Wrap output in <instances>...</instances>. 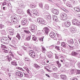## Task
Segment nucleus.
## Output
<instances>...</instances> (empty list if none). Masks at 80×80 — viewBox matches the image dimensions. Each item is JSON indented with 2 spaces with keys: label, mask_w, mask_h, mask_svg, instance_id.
Wrapping results in <instances>:
<instances>
[{
  "label": "nucleus",
  "mask_w": 80,
  "mask_h": 80,
  "mask_svg": "<svg viewBox=\"0 0 80 80\" xmlns=\"http://www.w3.org/2000/svg\"><path fill=\"white\" fill-rule=\"evenodd\" d=\"M32 12H32V14H31V13H30V9H28L27 10V12L28 15H29V16H30V17H35L36 16H38V12L36 11L35 12H34V10H32Z\"/></svg>",
  "instance_id": "f257e3e1"
},
{
  "label": "nucleus",
  "mask_w": 80,
  "mask_h": 80,
  "mask_svg": "<svg viewBox=\"0 0 80 80\" xmlns=\"http://www.w3.org/2000/svg\"><path fill=\"white\" fill-rule=\"evenodd\" d=\"M77 52L75 51H73L71 52V55L72 56H74V57H76L78 58H80V50H77Z\"/></svg>",
  "instance_id": "f03ea898"
},
{
  "label": "nucleus",
  "mask_w": 80,
  "mask_h": 80,
  "mask_svg": "<svg viewBox=\"0 0 80 80\" xmlns=\"http://www.w3.org/2000/svg\"><path fill=\"white\" fill-rule=\"evenodd\" d=\"M2 43L4 44H8L10 41L9 39L6 37H3L2 38L1 40Z\"/></svg>",
  "instance_id": "7ed1b4c3"
},
{
  "label": "nucleus",
  "mask_w": 80,
  "mask_h": 80,
  "mask_svg": "<svg viewBox=\"0 0 80 80\" xmlns=\"http://www.w3.org/2000/svg\"><path fill=\"white\" fill-rule=\"evenodd\" d=\"M37 21L38 23H41L42 24H43L44 25H46L47 24V22L45 21L43 19V18H38L37 19Z\"/></svg>",
  "instance_id": "20e7f679"
},
{
  "label": "nucleus",
  "mask_w": 80,
  "mask_h": 80,
  "mask_svg": "<svg viewBox=\"0 0 80 80\" xmlns=\"http://www.w3.org/2000/svg\"><path fill=\"white\" fill-rule=\"evenodd\" d=\"M30 28L31 31L32 32V33H35V30H36L37 28V26L33 24H31Z\"/></svg>",
  "instance_id": "39448f33"
},
{
  "label": "nucleus",
  "mask_w": 80,
  "mask_h": 80,
  "mask_svg": "<svg viewBox=\"0 0 80 80\" xmlns=\"http://www.w3.org/2000/svg\"><path fill=\"white\" fill-rule=\"evenodd\" d=\"M21 24L22 25L27 26L28 25V21L26 19H23L21 21Z\"/></svg>",
  "instance_id": "423d86ee"
},
{
  "label": "nucleus",
  "mask_w": 80,
  "mask_h": 80,
  "mask_svg": "<svg viewBox=\"0 0 80 80\" xmlns=\"http://www.w3.org/2000/svg\"><path fill=\"white\" fill-rule=\"evenodd\" d=\"M51 10L52 12L55 15H58V11L57 9L52 8L51 9Z\"/></svg>",
  "instance_id": "0eeeda50"
},
{
  "label": "nucleus",
  "mask_w": 80,
  "mask_h": 80,
  "mask_svg": "<svg viewBox=\"0 0 80 80\" xmlns=\"http://www.w3.org/2000/svg\"><path fill=\"white\" fill-rule=\"evenodd\" d=\"M11 20L12 22H13V23H17V22H18V19L16 17H13L11 19Z\"/></svg>",
  "instance_id": "6e6552de"
},
{
  "label": "nucleus",
  "mask_w": 80,
  "mask_h": 80,
  "mask_svg": "<svg viewBox=\"0 0 80 80\" xmlns=\"http://www.w3.org/2000/svg\"><path fill=\"white\" fill-rule=\"evenodd\" d=\"M16 75L19 77H22L23 76V73L20 72H16Z\"/></svg>",
  "instance_id": "1a4fd4ad"
},
{
  "label": "nucleus",
  "mask_w": 80,
  "mask_h": 80,
  "mask_svg": "<svg viewBox=\"0 0 80 80\" xmlns=\"http://www.w3.org/2000/svg\"><path fill=\"white\" fill-rule=\"evenodd\" d=\"M43 31V32H44V34L48 35V32H49V29L48 28H45Z\"/></svg>",
  "instance_id": "9d476101"
},
{
  "label": "nucleus",
  "mask_w": 80,
  "mask_h": 80,
  "mask_svg": "<svg viewBox=\"0 0 80 80\" xmlns=\"http://www.w3.org/2000/svg\"><path fill=\"white\" fill-rule=\"evenodd\" d=\"M9 32L10 35H13L14 34V30L13 29H10V28L9 27L8 28Z\"/></svg>",
  "instance_id": "9b49d317"
},
{
  "label": "nucleus",
  "mask_w": 80,
  "mask_h": 80,
  "mask_svg": "<svg viewBox=\"0 0 80 80\" xmlns=\"http://www.w3.org/2000/svg\"><path fill=\"white\" fill-rule=\"evenodd\" d=\"M65 25L67 27H69L71 25V23L70 21H68L64 22Z\"/></svg>",
  "instance_id": "f8f14e48"
},
{
  "label": "nucleus",
  "mask_w": 80,
  "mask_h": 80,
  "mask_svg": "<svg viewBox=\"0 0 80 80\" xmlns=\"http://www.w3.org/2000/svg\"><path fill=\"white\" fill-rule=\"evenodd\" d=\"M60 77L62 80H66L67 79V76L65 75L61 74L60 75Z\"/></svg>",
  "instance_id": "ddd939ff"
},
{
  "label": "nucleus",
  "mask_w": 80,
  "mask_h": 80,
  "mask_svg": "<svg viewBox=\"0 0 80 80\" xmlns=\"http://www.w3.org/2000/svg\"><path fill=\"white\" fill-rule=\"evenodd\" d=\"M49 36L51 38H55V34L54 32H51L49 34Z\"/></svg>",
  "instance_id": "4468645a"
},
{
  "label": "nucleus",
  "mask_w": 80,
  "mask_h": 80,
  "mask_svg": "<svg viewBox=\"0 0 80 80\" xmlns=\"http://www.w3.org/2000/svg\"><path fill=\"white\" fill-rule=\"evenodd\" d=\"M10 58H11V59H13L14 58V55L12 52H10L9 53V55H8Z\"/></svg>",
  "instance_id": "2eb2a0df"
},
{
  "label": "nucleus",
  "mask_w": 80,
  "mask_h": 80,
  "mask_svg": "<svg viewBox=\"0 0 80 80\" xmlns=\"http://www.w3.org/2000/svg\"><path fill=\"white\" fill-rule=\"evenodd\" d=\"M61 46L64 47V48H67L68 46L67 44L65 43V42H63L61 43Z\"/></svg>",
  "instance_id": "dca6fc26"
},
{
  "label": "nucleus",
  "mask_w": 80,
  "mask_h": 80,
  "mask_svg": "<svg viewBox=\"0 0 80 80\" xmlns=\"http://www.w3.org/2000/svg\"><path fill=\"white\" fill-rule=\"evenodd\" d=\"M78 21V19H77L76 18H74L72 21V22L73 25H75V23L77 22Z\"/></svg>",
  "instance_id": "f3484780"
},
{
  "label": "nucleus",
  "mask_w": 80,
  "mask_h": 80,
  "mask_svg": "<svg viewBox=\"0 0 80 80\" xmlns=\"http://www.w3.org/2000/svg\"><path fill=\"white\" fill-rule=\"evenodd\" d=\"M52 18L53 19L55 20L56 22H58V18L56 16H53L52 17Z\"/></svg>",
  "instance_id": "a211bd4d"
},
{
  "label": "nucleus",
  "mask_w": 80,
  "mask_h": 80,
  "mask_svg": "<svg viewBox=\"0 0 80 80\" xmlns=\"http://www.w3.org/2000/svg\"><path fill=\"white\" fill-rule=\"evenodd\" d=\"M17 12L18 13H19V14H22L23 13V10L21 9H19L17 10Z\"/></svg>",
  "instance_id": "6ab92c4d"
},
{
  "label": "nucleus",
  "mask_w": 80,
  "mask_h": 80,
  "mask_svg": "<svg viewBox=\"0 0 80 80\" xmlns=\"http://www.w3.org/2000/svg\"><path fill=\"white\" fill-rule=\"evenodd\" d=\"M70 29L72 32H75V30L76 29L75 28V27H71L70 28Z\"/></svg>",
  "instance_id": "aec40b11"
},
{
  "label": "nucleus",
  "mask_w": 80,
  "mask_h": 80,
  "mask_svg": "<svg viewBox=\"0 0 80 80\" xmlns=\"http://www.w3.org/2000/svg\"><path fill=\"white\" fill-rule=\"evenodd\" d=\"M37 33L39 35H41V34H43L45 33V32H43V31H40L38 30L37 31Z\"/></svg>",
  "instance_id": "412c9836"
},
{
  "label": "nucleus",
  "mask_w": 80,
  "mask_h": 80,
  "mask_svg": "<svg viewBox=\"0 0 80 80\" xmlns=\"http://www.w3.org/2000/svg\"><path fill=\"white\" fill-rule=\"evenodd\" d=\"M66 14H61L60 15V18L61 20H62V18L66 16Z\"/></svg>",
  "instance_id": "4be33fe9"
},
{
  "label": "nucleus",
  "mask_w": 80,
  "mask_h": 80,
  "mask_svg": "<svg viewBox=\"0 0 80 80\" xmlns=\"http://www.w3.org/2000/svg\"><path fill=\"white\" fill-rule=\"evenodd\" d=\"M30 56L31 57H32V58H35V51L32 53H31V54H30Z\"/></svg>",
  "instance_id": "5701e85b"
},
{
  "label": "nucleus",
  "mask_w": 80,
  "mask_h": 80,
  "mask_svg": "<svg viewBox=\"0 0 80 80\" xmlns=\"http://www.w3.org/2000/svg\"><path fill=\"white\" fill-rule=\"evenodd\" d=\"M56 63L57 64V66L58 67V68H60V67H61L62 66V64L59 62V61H56Z\"/></svg>",
  "instance_id": "b1692460"
},
{
  "label": "nucleus",
  "mask_w": 80,
  "mask_h": 80,
  "mask_svg": "<svg viewBox=\"0 0 80 80\" xmlns=\"http://www.w3.org/2000/svg\"><path fill=\"white\" fill-rule=\"evenodd\" d=\"M50 8V6L49 5L46 4L44 6V9L46 10H49V8Z\"/></svg>",
  "instance_id": "393cba45"
},
{
  "label": "nucleus",
  "mask_w": 80,
  "mask_h": 80,
  "mask_svg": "<svg viewBox=\"0 0 80 80\" xmlns=\"http://www.w3.org/2000/svg\"><path fill=\"white\" fill-rule=\"evenodd\" d=\"M6 58L7 60V61L9 62H10V60H12V59H11V58H10V57H9L8 55V56H7L6 57Z\"/></svg>",
  "instance_id": "a878e982"
},
{
  "label": "nucleus",
  "mask_w": 80,
  "mask_h": 80,
  "mask_svg": "<svg viewBox=\"0 0 80 80\" xmlns=\"http://www.w3.org/2000/svg\"><path fill=\"white\" fill-rule=\"evenodd\" d=\"M16 37L18 38V40L21 39V35L20 33H18Z\"/></svg>",
  "instance_id": "bb28decb"
},
{
  "label": "nucleus",
  "mask_w": 80,
  "mask_h": 80,
  "mask_svg": "<svg viewBox=\"0 0 80 80\" xmlns=\"http://www.w3.org/2000/svg\"><path fill=\"white\" fill-rule=\"evenodd\" d=\"M70 73L71 74H73L75 73V70L74 69H72L70 70Z\"/></svg>",
  "instance_id": "cd10ccee"
},
{
  "label": "nucleus",
  "mask_w": 80,
  "mask_h": 80,
  "mask_svg": "<svg viewBox=\"0 0 80 80\" xmlns=\"http://www.w3.org/2000/svg\"><path fill=\"white\" fill-rule=\"evenodd\" d=\"M74 10H75V12H80V8L78 7H76L74 8Z\"/></svg>",
  "instance_id": "c85d7f7f"
},
{
  "label": "nucleus",
  "mask_w": 80,
  "mask_h": 80,
  "mask_svg": "<svg viewBox=\"0 0 80 80\" xmlns=\"http://www.w3.org/2000/svg\"><path fill=\"white\" fill-rule=\"evenodd\" d=\"M57 35L58 37V40H62V37H61V35L58 34H57Z\"/></svg>",
  "instance_id": "c756f323"
},
{
  "label": "nucleus",
  "mask_w": 80,
  "mask_h": 80,
  "mask_svg": "<svg viewBox=\"0 0 80 80\" xmlns=\"http://www.w3.org/2000/svg\"><path fill=\"white\" fill-rule=\"evenodd\" d=\"M31 39V35L27 36L26 37V40L27 41H30Z\"/></svg>",
  "instance_id": "7c9ffc66"
},
{
  "label": "nucleus",
  "mask_w": 80,
  "mask_h": 80,
  "mask_svg": "<svg viewBox=\"0 0 80 80\" xmlns=\"http://www.w3.org/2000/svg\"><path fill=\"white\" fill-rule=\"evenodd\" d=\"M68 42L69 44H71L72 45V44H73V39H71L70 40L68 41Z\"/></svg>",
  "instance_id": "2f4dec72"
},
{
  "label": "nucleus",
  "mask_w": 80,
  "mask_h": 80,
  "mask_svg": "<svg viewBox=\"0 0 80 80\" xmlns=\"http://www.w3.org/2000/svg\"><path fill=\"white\" fill-rule=\"evenodd\" d=\"M11 63L12 65L15 66H17V65H18L17 64V62H15V61H12L11 62Z\"/></svg>",
  "instance_id": "473e14b6"
},
{
  "label": "nucleus",
  "mask_w": 80,
  "mask_h": 80,
  "mask_svg": "<svg viewBox=\"0 0 80 80\" xmlns=\"http://www.w3.org/2000/svg\"><path fill=\"white\" fill-rule=\"evenodd\" d=\"M74 25H77V26H80V22L78 20L77 22Z\"/></svg>",
  "instance_id": "72a5a7b5"
},
{
  "label": "nucleus",
  "mask_w": 80,
  "mask_h": 80,
  "mask_svg": "<svg viewBox=\"0 0 80 80\" xmlns=\"http://www.w3.org/2000/svg\"><path fill=\"white\" fill-rule=\"evenodd\" d=\"M41 47H42V52L43 53H45V51H46V49L43 46H41Z\"/></svg>",
  "instance_id": "f704fd0d"
},
{
  "label": "nucleus",
  "mask_w": 80,
  "mask_h": 80,
  "mask_svg": "<svg viewBox=\"0 0 80 80\" xmlns=\"http://www.w3.org/2000/svg\"><path fill=\"white\" fill-rule=\"evenodd\" d=\"M75 73L77 74H80V70H78V69H76Z\"/></svg>",
  "instance_id": "c9c22d12"
},
{
  "label": "nucleus",
  "mask_w": 80,
  "mask_h": 80,
  "mask_svg": "<svg viewBox=\"0 0 80 80\" xmlns=\"http://www.w3.org/2000/svg\"><path fill=\"white\" fill-rule=\"evenodd\" d=\"M24 69H25V70H26L27 72L28 73L30 74V71L29 70V69H28V68H25Z\"/></svg>",
  "instance_id": "e433bc0d"
},
{
  "label": "nucleus",
  "mask_w": 80,
  "mask_h": 80,
  "mask_svg": "<svg viewBox=\"0 0 80 80\" xmlns=\"http://www.w3.org/2000/svg\"><path fill=\"white\" fill-rule=\"evenodd\" d=\"M60 61L61 62V63H63V64H65V60L63 58L61 59Z\"/></svg>",
  "instance_id": "4c0bfd02"
},
{
  "label": "nucleus",
  "mask_w": 80,
  "mask_h": 80,
  "mask_svg": "<svg viewBox=\"0 0 80 80\" xmlns=\"http://www.w3.org/2000/svg\"><path fill=\"white\" fill-rule=\"evenodd\" d=\"M37 38L35 36L32 37V40H33L34 41H35V42H37Z\"/></svg>",
  "instance_id": "58836bf2"
},
{
  "label": "nucleus",
  "mask_w": 80,
  "mask_h": 80,
  "mask_svg": "<svg viewBox=\"0 0 80 80\" xmlns=\"http://www.w3.org/2000/svg\"><path fill=\"white\" fill-rule=\"evenodd\" d=\"M18 63L20 65H23V62L21 61H19L18 62Z\"/></svg>",
  "instance_id": "ea45409f"
},
{
  "label": "nucleus",
  "mask_w": 80,
  "mask_h": 80,
  "mask_svg": "<svg viewBox=\"0 0 80 80\" xmlns=\"http://www.w3.org/2000/svg\"><path fill=\"white\" fill-rule=\"evenodd\" d=\"M67 19V14H66V16H64L62 18V20H66Z\"/></svg>",
  "instance_id": "a19ab883"
},
{
  "label": "nucleus",
  "mask_w": 80,
  "mask_h": 80,
  "mask_svg": "<svg viewBox=\"0 0 80 80\" xmlns=\"http://www.w3.org/2000/svg\"><path fill=\"white\" fill-rule=\"evenodd\" d=\"M34 67L35 68H40V66L38 65L37 64H35L34 65Z\"/></svg>",
  "instance_id": "79ce46f5"
},
{
  "label": "nucleus",
  "mask_w": 80,
  "mask_h": 80,
  "mask_svg": "<svg viewBox=\"0 0 80 80\" xmlns=\"http://www.w3.org/2000/svg\"><path fill=\"white\" fill-rule=\"evenodd\" d=\"M74 45H75V47H79V43L78 42H75Z\"/></svg>",
  "instance_id": "37998d69"
},
{
  "label": "nucleus",
  "mask_w": 80,
  "mask_h": 80,
  "mask_svg": "<svg viewBox=\"0 0 80 80\" xmlns=\"http://www.w3.org/2000/svg\"><path fill=\"white\" fill-rule=\"evenodd\" d=\"M52 56H53L52 55V54H48V58H52Z\"/></svg>",
  "instance_id": "c03bdc74"
},
{
  "label": "nucleus",
  "mask_w": 80,
  "mask_h": 80,
  "mask_svg": "<svg viewBox=\"0 0 80 80\" xmlns=\"http://www.w3.org/2000/svg\"><path fill=\"white\" fill-rule=\"evenodd\" d=\"M24 32L25 33H27L28 34H29L30 33V32L28 30H24Z\"/></svg>",
  "instance_id": "a18cd8bd"
},
{
  "label": "nucleus",
  "mask_w": 80,
  "mask_h": 80,
  "mask_svg": "<svg viewBox=\"0 0 80 80\" xmlns=\"http://www.w3.org/2000/svg\"><path fill=\"white\" fill-rule=\"evenodd\" d=\"M66 6L67 7H71V8H72V7H73V6H72V5L71 4H70L68 3H66Z\"/></svg>",
  "instance_id": "49530a36"
},
{
  "label": "nucleus",
  "mask_w": 80,
  "mask_h": 80,
  "mask_svg": "<svg viewBox=\"0 0 80 80\" xmlns=\"http://www.w3.org/2000/svg\"><path fill=\"white\" fill-rule=\"evenodd\" d=\"M35 7V5L34 4H32L31 5V8H33Z\"/></svg>",
  "instance_id": "de8ad7c7"
},
{
  "label": "nucleus",
  "mask_w": 80,
  "mask_h": 80,
  "mask_svg": "<svg viewBox=\"0 0 80 80\" xmlns=\"http://www.w3.org/2000/svg\"><path fill=\"white\" fill-rule=\"evenodd\" d=\"M34 52L33 51H32V50H30L29 51V55H30L32 53H33V52Z\"/></svg>",
  "instance_id": "09e8293b"
},
{
  "label": "nucleus",
  "mask_w": 80,
  "mask_h": 80,
  "mask_svg": "<svg viewBox=\"0 0 80 80\" xmlns=\"http://www.w3.org/2000/svg\"><path fill=\"white\" fill-rule=\"evenodd\" d=\"M54 47H55L54 45H52L49 47V48L50 49H52V48H53Z\"/></svg>",
  "instance_id": "8fccbe9b"
},
{
  "label": "nucleus",
  "mask_w": 80,
  "mask_h": 80,
  "mask_svg": "<svg viewBox=\"0 0 80 80\" xmlns=\"http://www.w3.org/2000/svg\"><path fill=\"white\" fill-rule=\"evenodd\" d=\"M60 47L58 46H56L55 47V49L57 50H60Z\"/></svg>",
  "instance_id": "3c124183"
},
{
  "label": "nucleus",
  "mask_w": 80,
  "mask_h": 80,
  "mask_svg": "<svg viewBox=\"0 0 80 80\" xmlns=\"http://www.w3.org/2000/svg\"><path fill=\"white\" fill-rule=\"evenodd\" d=\"M1 48H6V46L5 45L2 44L1 45Z\"/></svg>",
  "instance_id": "603ef678"
},
{
  "label": "nucleus",
  "mask_w": 80,
  "mask_h": 80,
  "mask_svg": "<svg viewBox=\"0 0 80 80\" xmlns=\"http://www.w3.org/2000/svg\"><path fill=\"white\" fill-rule=\"evenodd\" d=\"M39 7H40V8H43V5H42V3H40L39 4Z\"/></svg>",
  "instance_id": "864d4df0"
},
{
  "label": "nucleus",
  "mask_w": 80,
  "mask_h": 80,
  "mask_svg": "<svg viewBox=\"0 0 80 80\" xmlns=\"http://www.w3.org/2000/svg\"><path fill=\"white\" fill-rule=\"evenodd\" d=\"M3 27H4V25L0 24V28H1V29L3 28Z\"/></svg>",
  "instance_id": "5fc2aeb1"
},
{
  "label": "nucleus",
  "mask_w": 80,
  "mask_h": 80,
  "mask_svg": "<svg viewBox=\"0 0 80 80\" xmlns=\"http://www.w3.org/2000/svg\"><path fill=\"white\" fill-rule=\"evenodd\" d=\"M43 38H44V37H42L41 38H40L39 39V40H40V41H42V42H43Z\"/></svg>",
  "instance_id": "6e6d98bb"
},
{
  "label": "nucleus",
  "mask_w": 80,
  "mask_h": 80,
  "mask_svg": "<svg viewBox=\"0 0 80 80\" xmlns=\"http://www.w3.org/2000/svg\"><path fill=\"white\" fill-rule=\"evenodd\" d=\"M16 68L17 69H18V70H23V69L22 68L19 67H17Z\"/></svg>",
  "instance_id": "4d7b16f0"
},
{
  "label": "nucleus",
  "mask_w": 80,
  "mask_h": 80,
  "mask_svg": "<svg viewBox=\"0 0 80 80\" xmlns=\"http://www.w3.org/2000/svg\"><path fill=\"white\" fill-rule=\"evenodd\" d=\"M28 20L30 22H33V19H32L30 18H28Z\"/></svg>",
  "instance_id": "13d9d810"
},
{
  "label": "nucleus",
  "mask_w": 80,
  "mask_h": 80,
  "mask_svg": "<svg viewBox=\"0 0 80 80\" xmlns=\"http://www.w3.org/2000/svg\"><path fill=\"white\" fill-rule=\"evenodd\" d=\"M3 50H4V53H8V51L7 50H5L4 49H3Z\"/></svg>",
  "instance_id": "bf43d9fd"
},
{
  "label": "nucleus",
  "mask_w": 80,
  "mask_h": 80,
  "mask_svg": "<svg viewBox=\"0 0 80 80\" xmlns=\"http://www.w3.org/2000/svg\"><path fill=\"white\" fill-rule=\"evenodd\" d=\"M71 80H78V79L77 78H72Z\"/></svg>",
  "instance_id": "052dcab7"
},
{
  "label": "nucleus",
  "mask_w": 80,
  "mask_h": 80,
  "mask_svg": "<svg viewBox=\"0 0 80 80\" xmlns=\"http://www.w3.org/2000/svg\"><path fill=\"white\" fill-rule=\"evenodd\" d=\"M2 6H4V5H7V2H4L2 3Z\"/></svg>",
  "instance_id": "680f3d73"
},
{
  "label": "nucleus",
  "mask_w": 80,
  "mask_h": 80,
  "mask_svg": "<svg viewBox=\"0 0 80 80\" xmlns=\"http://www.w3.org/2000/svg\"><path fill=\"white\" fill-rule=\"evenodd\" d=\"M69 65V64H68V63H66L65 64V67H68Z\"/></svg>",
  "instance_id": "e2e57ef3"
},
{
  "label": "nucleus",
  "mask_w": 80,
  "mask_h": 80,
  "mask_svg": "<svg viewBox=\"0 0 80 80\" xmlns=\"http://www.w3.org/2000/svg\"><path fill=\"white\" fill-rule=\"evenodd\" d=\"M20 6H21V7L22 8H23V7H24V5H23V4H19Z\"/></svg>",
  "instance_id": "0e129e2a"
},
{
  "label": "nucleus",
  "mask_w": 80,
  "mask_h": 80,
  "mask_svg": "<svg viewBox=\"0 0 80 80\" xmlns=\"http://www.w3.org/2000/svg\"><path fill=\"white\" fill-rule=\"evenodd\" d=\"M48 18L49 20H51V18H52L51 17V16H48Z\"/></svg>",
  "instance_id": "69168bd1"
},
{
  "label": "nucleus",
  "mask_w": 80,
  "mask_h": 80,
  "mask_svg": "<svg viewBox=\"0 0 80 80\" xmlns=\"http://www.w3.org/2000/svg\"><path fill=\"white\" fill-rule=\"evenodd\" d=\"M55 58L56 59H58V57L57 55H55Z\"/></svg>",
  "instance_id": "338daca9"
},
{
  "label": "nucleus",
  "mask_w": 80,
  "mask_h": 80,
  "mask_svg": "<svg viewBox=\"0 0 80 80\" xmlns=\"http://www.w3.org/2000/svg\"><path fill=\"white\" fill-rule=\"evenodd\" d=\"M78 67H79V68H80V63L78 64Z\"/></svg>",
  "instance_id": "774afa93"
}]
</instances>
